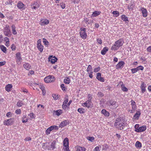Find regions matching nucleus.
<instances>
[{"instance_id":"f257e3e1","label":"nucleus","mask_w":151,"mask_h":151,"mask_svg":"<svg viewBox=\"0 0 151 151\" xmlns=\"http://www.w3.org/2000/svg\"><path fill=\"white\" fill-rule=\"evenodd\" d=\"M125 124L124 121L121 118H118L115 122L114 125L116 128L122 130L124 129Z\"/></svg>"},{"instance_id":"f03ea898","label":"nucleus","mask_w":151,"mask_h":151,"mask_svg":"<svg viewBox=\"0 0 151 151\" xmlns=\"http://www.w3.org/2000/svg\"><path fill=\"white\" fill-rule=\"evenodd\" d=\"M124 43V40L122 39H119L116 41L111 47V50H117L119 47L122 46Z\"/></svg>"},{"instance_id":"7ed1b4c3","label":"nucleus","mask_w":151,"mask_h":151,"mask_svg":"<svg viewBox=\"0 0 151 151\" xmlns=\"http://www.w3.org/2000/svg\"><path fill=\"white\" fill-rule=\"evenodd\" d=\"M106 104L109 106V108L112 109H116L118 106L116 102L113 100H110L107 101Z\"/></svg>"},{"instance_id":"20e7f679","label":"nucleus","mask_w":151,"mask_h":151,"mask_svg":"<svg viewBox=\"0 0 151 151\" xmlns=\"http://www.w3.org/2000/svg\"><path fill=\"white\" fill-rule=\"evenodd\" d=\"M80 35L83 39H85L87 37V33L86 32V29L84 28H81L80 29L79 32Z\"/></svg>"},{"instance_id":"39448f33","label":"nucleus","mask_w":151,"mask_h":151,"mask_svg":"<svg viewBox=\"0 0 151 151\" xmlns=\"http://www.w3.org/2000/svg\"><path fill=\"white\" fill-rule=\"evenodd\" d=\"M55 78L53 76H48L45 78L44 79L45 82L48 83L53 82L55 81Z\"/></svg>"},{"instance_id":"423d86ee","label":"nucleus","mask_w":151,"mask_h":151,"mask_svg":"<svg viewBox=\"0 0 151 151\" xmlns=\"http://www.w3.org/2000/svg\"><path fill=\"white\" fill-rule=\"evenodd\" d=\"M16 59L17 63L19 65L20 64L22 60L21 56V54L20 52H18L16 54Z\"/></svg>"},{"instance_id":"0eeeda50","label":"nucleus","mask_w":151,"mask_h":151,"mask_svg":"<svg viewBox=\"0 0 151 151\" xmlns=\"http://www.w3.org/2000/svg\"><path fill=\"white\" fill-rule=\"evenodd\" d=\"M58 127L56 126H52L48 128L46 131V133L47 135H49L51 131L53 130L58 129Z\"/></svg>"},{"instance_id":"6e6552de","label":"nucleus","mask_w":151,"mask_h":151,"mask_svg":"<svg viewBox=\"0 0 151 151\" xmlns=\"http://www.w3.org/2000/svg\"><path fill=\"white\" fill-rule=\"evenodd\" d=\"M14 121V118H10L5 120L4 122V125L6 126L11 125L13 124Z\"/></svg>"},{"instance_id":"1a4fd4ad","label":"nucleus","mask_w":151,"mask_h":151,"mask_svg":"<svg viewBox=\"0 0 151 151\" xmlns=\"http://www.w3.org/2000/svg\"><path fill=\"white\" fill-rule=\"evenodd\" d=\"M4 35L6 36L9 37L11 35V32L10 29L7 27H6L4 32Z\"/></svg>"},{"instance_id":"9d476101","label":"nucleus","mask_w":151,"mask_h":151,"mask_svg":"<svg viewBox=\"0 0 151 151\" xmlns=\"http://www.w3.org/2000/svg\"><path fill=\"white\" fill-rule=\"evenodd\" d=\"M69 124V121L68 120H65L63 121L59 125V127L62 128Z\"/></svg>"},{"instance_id":"9b49d317","label":"nucleus","mask_w":151,"mask_h":151,"mask_svg":"<svg viewBox=\"0 0 151 151\" xmlns=\"http://www.w3.org/2000/svg\"><path fill=\"white\" fill-rule=\"evenodd\" d=\"M82 106L83 107H86L88 108L91 107V102L90 101H87L85 102L82 104Z\"/></svg>"},{"instance_id":"f8f14e48","label":"nucleus","mask_w":151,"mask_h":151,"mask_svg":"<svg viewBox=\"0 0 151 151\" xmlns=\"http://www.w3.org/2000/svg\"><path fill=\"white\" fill-rule=\"evenodd\" d=\"M40 24L42 26H44L48 24L49 23V21L46 19H43L41 20Z\"/></svg>"},{"instance_id":"ddd939ff","label":"nucleus","mask_w":151,"mask_h":151,"mask_svg":"<svg viewBox=\"0 0 151 151\" xmlns=\"http://www.w3.org/2000/svg\"><path fill=\"white\" fill-rule=\"evenodd\" d=\"M131 105H132V110H131L130 113H133V111H134V110L136 109L137 106L136 105L135 102L133 100H131Z\"/></svg>"},{"instance_id":"4468645a","label":"nucleus","mask_w":151,"mask_h":151,"mask_svg":"<svg viewBox=\"0 0 151 151\" xmlns=\"http://www.w3.org/2000/svg\"><path fill=\"white\" fill-rule=\"evenodd\" d=\"M141 11L142 13V16L144 17H146L147 16V11L146 9L143 7L141 8Z\"/></svg>"},{"instance_id":"2eb2a0df","label":"nucleus","mask_w":151,"mask_h":151,"mask_svg":"<svg viewBox=\"0 0 151 151\" xmlns=\"http://www.w3.org/2000/svg\"><path fill=\"white\" fill-rule=\"evenodd\" d=\"M49 60L52 63L54 64L57 61L58 59L55 56H50L49 58Z\"/></svg>"},{"instance_id":"dca6fc26","label":"nucleus","mask_w":151,"mask_h":151,"mask_svg":"<svg viewBox=\"0 0 151 151\" xmlns=\"http://www.w3.org/2000/svg\"><path fill=\"white\" fill-rule=\"evenodd\" d=\"M121 19L124 21L125 22L126 24H128L129 22L128 18L125 15H122L121 16Z\"/></svg>"},{"instance_id":"f3484780","label":"nucleus","mask_w":151,"mask_h":151,"mask_svg":"<svg viewBox=\"0 0 151 151\" xmlns=\"http://www.w3.org/2000/svg\"><path fill=\"white\" fill-rule=\"evenodd\" d=\"M96 78L99 81L102 82H104V80L103 78L101 77V74L100 73H97V75Z\"/></svg>"},{"instance_id":"a211bd4d","label":"nucleus","mask_w":151,"mask_h":151,"mask_svg":"<svg viewBox=\"0 0 151 151\" xmlns=\"http://www.w3.org/2000/svg\"><path fill=\"white\" fill-rule=\"evenodd\" d=\"M39 6L40 5L38 3L35 1L34 4L31 5V7L32 9H35L38 8Z\"/></svg>"},{"instance_id":"6ab92c4d","label":"nucleus","mask_w":151,"mask_h":151,"mask_svg":"<svg viewBox=\"0 0 151 151\" xmlns=\"http://www.w3.org/2000/svg\"><path fill=\"white\" fill-rule=\"evenodd\" d=\"M146 126L145 125L140 127L138 128V130H138V131H137V132H144L146 130Z\"/></svg>"},{"instance_id":"aec40b11","label":"nucleus","mask_w":151,"mask_h":151,"mask_svg":"<svg viewBox=\"0 0 151 151\" xmlns=\"http://www.w3.org/2000/svg\"><path fill=\"white\" fill-rule=\"evenodd\" d=\"M146 84L144 82H142L140 86V88L141 89L142 92V93H144L146 91Z\"/></svg>"},{"instance_id":"412c9836","label":"nucleus","mask_w":151,"mask_h":151,"mask_svg":"<svg viewBox=\"0 0 151 151\" xmlns=\"http://www.w3.org/2000/svg\"><path fill=\"white\" fill-rule=\"evenodd\" d=\"M124 64L125 63L123 61H121L120 62H119L116 65L117 69L122 68L123 67V66L124 65Z\"/></svg>"},{"instance_id":"4be33fe9","label":"nucleus","mask_w":151,"mask_h":151,"mask_svg":"<svg viewBox=\"0 0 151 151\" xmlns=\"http://www.w3.org/2000/svg\"><path fill=\"white\" fill-rule=\"evenodd\" d=\"M56 145V142L55 141H53L50 144V147L48 149L49 150H53L55 148Z\"/></svg>"},{"instance_id":"5701e85b","label":"nucleus","mask_w":151,"mask_h":151,"mask_svg":"<svg viewBox=\"0 0 151 151\" xmlns=\"http://www.w3.org/2000/svg\"><path fill=\"white\" fill-rule=\"evenodd\" d=\"M63 144L64 147L69 146V140L68 138H66L64 139L63 141Z\"/></svg>"},{"instance_id":"b1692460","label":"nucleus","mask_w":151,"mask_h":151,"mask_svg":"<svg viewBox=\"0 0 151 151\" xmlns=\"http://www.w3.org/2000/svg\"><path fill=\"white\" fill-rule=\"evenodd\" d=\"M141 114V112L140 111H137L134 115L133 119H138L140 115Z\"/></svg>"},{"instance_id":"393cba45","label":"nucleus","mask_w":151,"mask_h":151,"mask_svg":"<svg viewBox=\"0 0 151 151\" xmlns=\"http://www.w3.org/2000/svg\"><path fill=\"white\" fill-rule=\"evenodd\" d=\"M24 6V4L23 3L19 1L17 4V7L19 9H24V8H23Z\"/></svg>"},{"instance_id":"a878e982","label":"nucleus","mask_w":151,"mask_h":151,"mask_svg":"<svg viewBox=\"0 0 151 151\" xmlns=\"http://www.w3.org/2000/svg\"><path fill=\"white\" fill-rule=\"evenodd\" d=\"M108 50V47H104L103 49L102 50L101 52V53L102 55H105L106 52Z\"/></svg>"},{"instance_id":"bb28decb","label":"nucleus","mask_w":151,"mask_h":151,"mask_svg":"<svg viewBox=\"0 0 151 151\" xmlns=\"http://www.w3.org/2000/svg\"><path fill=\"white\" fill-rule=\"evenodd\" d=\"M12 87V84H8L6 86L5 88V90L6 91L9 92Z\"/></svg>"},{"instance_id":"cd10ccee","label":"nucleus","mask_w":151,"mask_h":151,"mask_svg":"<svg viewBox=\"0 0 151 151\" xmlns=\"http://www.w3.org/2000/svg\"><path fill=\"white\" fill-rule=\"evenodd\" d=\"M12 34L14 35H16L17 34V32L16 30V27L14 25L12 24Z\"/></svg>"},{"instance_id":"c85d7f7f","label":"nucleus","mask_w":151,"mask_h":151,"mask_svg":"<svg viewBox=\"0 0 151 151\" xmlns=\"http://www.w3.org/2000/svg\"><path fill=\"white\" fill-rule=\"evenodd\" d=\"M101 112L102 114L105 116H108L109 114V112L107 111L105 109H102L101 111Z\"/></svg>"},{"instance_id":"c756f323","label":"nucleus","mask_w":151,"mask_h":151,"mask_svg":"<svg viewBox=\"0 0 151 151\" xmlns=\"http://www.w3.org/2000/svg\"><path fill=\"white\" fill-rule=\"evenodd\" d=\"M101 13V12L99 11H95L93 12L92 16L93 17H96L99 15Z\"/></svg>"},{"instance_id":"7c9ffc66","label":"nucleus","mask_w":151,"mask_h":151,"mask_svg":"<svg viewBox=\"0 0 151 151\" xmlns=\"http://www.w3.org/2000/svg\"><path fill=\"white\" fill-rule=\"evenodd\" d=\"M122 83L121 85V88H122V90L124 92L127 91H128V89L123 84V82H120V83Z\"/></svg>"},{"instance_id":"2f4dec72","label":"nucleus","mask_w":151,"mask_h":151,"mask_svg":"<svg viewBox=\"0 0 151 151\" xmlns=\"http://www.w3.org/2000/svg\"><path fill=\"white\" fill-rule=\"evenodd\" d=\"M135 146L136 148H140L142 147L141 143L139 141H137L135 144Z\"/></svg>"},{"instance_id":"473e14b6","label":"nucleus","mask_w":151,"mask_h":151,"mask_svg":"<svg viewBox=\"0 0 151 151\" xmlns=\"http://www.w3.org/2000/svg\"><path fill=\"white\" fill-rule=\"evenodd\" d=\"M62 113V111L61 110H58L54 111V114L55 115L59 116Z\"/></svg>"},{"instance_id":"72a5a7b5","label":"nucleus","mask_w":151,"mask_h":151,"mask_svg":"<svg viewBox=\"0 0 151 151\" xmlns=\"http://www.w3.org/2000/svg\"><path fill=\"white\" fill-rule=\"evenodd\" d=\"M28 121V119L27 118L26 115H23L22 119V122L23 123H25L27 122Z\"/></svg>"},{"instance_id":"f704fd0d","label":"nucleus","mask_w":151,"mask_h":151,"mask_svg":"<svg viewBox=\"0 0 151 151\" xmlns=\"http://www.w3.org/2000/svg\"><path fill=\"white\" fill-rule=\"evenodd\" d=\"M37 48L38 50L41 52H42L43 50V46L41 44L37 45Z\"/></svg>"},{"instance_id":"c9c22d12","label":"nucleus","mask_w":151,"mask_h":151,"mask_svg":"<svg viewBox=\"0 0 151 151\" xmlns=\"http://www.w3.org/2000/svg\"><path fill=\"white\" fill-rule=\"evenodd\" d=\"M23 67L27 70H28L31 66L29 63H25L23 65Z\"/></svg>"},{"instance_id":"e433bc0d","label":"nucleus","mask_w":151,"mask_h":151,"mask_svg":"<svg viewBox=\"0 0 151 151\" xmlns=\"http://www.w3.org/2000/svg\"><path fill=\"white\" fill-rule=\"evenodd\" d=\"M86 148L83 147L78 146L77 148V151H85Z\"/></svg>"},{"instance_id":"4c0bfd02","label":"nucleus","mask_w":151,"mask_h":151,"mask_svg":"<svg viewBox=\"0 0 151 151\" xmlns=\"http://www.w3.org/2000/svg\"><path fill=\"white\" fill-rule=\"evenodd\" d=\"M17 106L18 107H21L24 105V103L22 101L19 100L17 103Z\"/></svg>"},{"instance_id":"58836bf2","label":"nucleus","mask_w":151,"mask_h":151,"mask_svg":"<svg viewBox=\"0 0 151 151\" xmlns=\"http://www.w3.org/2000/svg\"><path fill=\"white\" fill-rule=\"evenodd\" d=\"M0 48L1 50L4 53H6V48L3 45H1L0 46Z\"/></svg>"},{"instance_id":"ea45409f","label":"nucleus","mask_w":151,"mask_h":151,"mask_svg":"<svg viewBox=\"0 0 151 151\" xmlns=\"http://www.w3.org/2000/svg\"><path fill=\"white\" fill-rule=\"evenodd\" d=\"M70 79L68 77L66 78L64 80V82L65 84H68L70 83Z\"/></svg>"},{"instance_id":"a19ab883","label":"nucleus","mask_w":151,"mask_h":151,"mask_svg":"<svg viewBox=\"0 0 151 151\" xmlns=\"http://www.w3.org/2000/svg\"><path fill=\"white\" fill-rule=\"evenodd\" d=\"M78 112L80 113L81 114H83L85 113V111H84V109L82 108H79L77 110Z\"/></svg>"},{"instance_id":"79ce46f5","label":"nucleus","mask_w":151,"mask_h":151,"mask_svg":"<svg viewBox=\"0 0 151 151\" xmlns=\"http://www.w3.org/2000/svg\"><path fill=\"white\" fill-rule=\"evenodd\" d=\"M112 14L115 15L116 17H117L119 15V12L117 11H114L112 12Z\"/></svg>"},{"instance_id":"37998d69","label":"nucleus","mask_w":151,"mask_h":151,"mask_svg":"<svg viewBox=\"0 0 151 151\" xmlns=\"http://www.w3.org/2000/svg\"><path fill=\"white\" fill-rule=\"evenodd\" d=\"M86 71L88 72L92 71V67L91 65H89L87 68Z\"/></svg>"},{"instance_id":"c03bdc74","label":"nucleus","mask_w":151,"mask_h":151,"mask_svg":"<svg viewBox=\"0 0 151 151\" xmlns=\"http://www.w3.org/2000/svg\"><path fill=\"white\" fill-rule=\"evenodd\" d=\"M43 40H44L43 41V43L47 47L49 45V43L48 42L45 38H43Z\"/></svg>"},{"instance_id":"a18cd8bd","label":"nucleus","mask_w":151,"mask_h":151,"mask_svg":"<svg viewBox=\"0 0 151 151\" xmlns=\"http://www.w3.org/2000/svg\"><path fill=\"white\" fill-rule=\"evenodd\" d=\"M100 69L101 68L99 66L97 68H94L93 72L95 73H96L99 71L100 70Z\"/></svg>"},{"instance_id":"49530a36","label":"nucleus","mask_w":151,"mask_h":151,"mask_svg":"<svg viewBox=\"0 0 151 151\" xmlns=\"http://www.w3.org/2000/svg\"><path fill=\"white\" fill-rule=\"evenodd\" d=\"M28 116L30 117V119L32 120L34 119L35 117L34 116V114L33 113H31L28 114Z\"/></svg>"},{"instance_id":"de8ad7c7","label":"nucleus","mask_w":151,"mask_h":151,"mask_svg":"<svg viewBox=\"0 0 151 151\" xmlns=\"http://www.w3.org/2000/svg\"><path fill=\"white\" fill-rule=\"evenodd\" d=\"M87 139L91 142H92L94 139V138L93 137H88Z\"/></svg>"},{"instance_id":"09e8293b","label":"nucleus","mask_w":151,"mask_h":151,"mask_svg":"<svg viewBox=\"0 0 151 151\" xmlns=\"http://www.w3.org/2000/svg\"><path fill=\"white\" fill-rule=\"evenodd\" d=\"M139 128V125L138 124H136L134 126L135 131L136 132H137V131H138L137 129L138 130V128Z\"/></svg>"},{"instance_id":"8fccbe9b","label":"nucleus","mask_w":151,"mask_h":151,"mask_svg":"<svg viewBox=\"0 0 151 151\" xmlns=\"http://www.w3.org/2000/svg\"><path fill=\"white\" fill-rule=\"evenodd\" d=\"M62 108L64 110H65L67 107H68V105L66 104H64V103H63V105H62Z\"/></svg>"},{"instance_id":"3c124183","label":"nucleus","mask_w":151,"mask_h":151,"mask_svg":"<svg viewBox=\"0 0 151 151\" xmlns=\"http://www.w3.org/2000/svg\"><path fill=\"white\" fill-rule=\"evenodd\" d=\"M88 101H91L92 99V95L91 94H88Z\"/></svg>"},{"instance_id":"603ef678","label":"nucleus","mask_w":151,"mask_h":151,"mask_svg":"<svg viewBox=\"0 0 151 151\" xmlns=\"http://www.w3.org/2000/svg\"><path fill=\"white\" fill-rule=\"evenodd\" d=\"M61 88L62 90L63 91H65L66 90V88L64 84H62L61 85Z\"/></svg>"},{"instance_id":"864d4df0","label":"nucleus","mask_w":151,"mask_h":151,"mask_svg":"<svg viewBox=\"0 0 151 151\" xmlns=\"http://www.w3.org/2000/svg\"><path fill=\"white\" fill-rule=\"evenodd\" d=\"M52 96L53 98V99L55 100H57L58 99V95H57L56 94H52Z\"/></svg>"},{"instance_id":"5fc2aeb1","label":"nucleus","mask_w":151,"mask_h":151,"mask_svg":"<svg viewBox=\"0 0 151 151\" xmlns=\"http://www.w3.org/2000/svg\"><path fill=\"white\" fill-rule=\"evenodd\" d=\"M40 88L41 89L42 91L43 94L44 95L45 94V93H44V91L45 90V89L44 86H40Z\"/></svg>"},{"instance_id":"6e6d98bb","label":"nucleus","mask_w":151,"mask_h":151,"mask_svg":"<svg viewBox=\"0 0 151 151\" xmlns=\"http://www.w3.org/2000/svg\"><path fill=\"white\" fill-rule=\"evenodd\" d=\"M12 1L9 0V1H6L5 4L6 5H12Z\"/></svg>"},{"instance_id":"4d7b16f0","label":"nucleus","mask_w":151,"mask_h":151,"mask_svg":"<svg viewBox=\"0 0 151 151\" xmlns=\"http://www.w3.org/2000/svg\"><path fill=\"white\" fill-rule=\"evenodd\" d=\"M97 41L99 44H101L102 43V40L98 38L97 39Z\"/></svg>"},{"instance_id":"13d9d810","label":"nucleus","mask_w":151,"mask_h":151,"mask_svg":"<svg viewBox=\"0 0 151 151\" xmlns=\"http://www.w3.org/2000/svg\"><path fill=\"white\" fill-rule=\"evenodd\" d=\"M64 150L65 151H70L69 148V146H66L64 147Z\"/></svg>"},{"instance_id":"bf43d9fd","label":"nucleus","mask_w":151,"mask_h":151,"mask_svg":"<svg viewBox=\"0 0 151 151\" xmlns=\"http://www.w3.org/2000/svg\"><path fill=\"white\" fill-rule=\"evenodd\" d=\"M15 113L17 114H20L21 113V110L20 109H18L15 111Z\"/></svg>"},{"instance_id":"052dcab7","label":"nucleus","mask_w":151,"mask_h":151,"mask_svg":"<svg viewBox=\"0 0 151 151\" xmlns=\"http://www.w3.org/2000/svg\"><path fill=\"white\" fill-rule=\"evenodd\" d=\"M100 150L98 146L96 147L93 149V151H100Z\"/></svg>"},{"instance_id":"680f3d73","label":"nucleus","mask_w":151,"mask_h":151,"mask_svg":"<svg viewBox=\"0 0 151 151\" xmlns=\"http://www.w3.org/2000/svg\"><path fill=\"white\" fill-rule=\"evenodd\" d=\"M131 72L132 73L134 74L137 72L135 68H132L131 69Z\"/></svg>"},{"instance_id":"e2e57ef3","label":"nucleus","mask_w":151,"mask_h":151,"mask_svg":"<svg viewBox=\"0 0 151 151\" xmlns=\"http://www.w3.org/2000/svg\"><path fill=\"white\" fill-rule=\"evenodd\" d=\"M11 48L12 50H15V46L14 44L12 45Z\"/></svg>"},{"instance_id":"0e129e2a","label":"nucleus","mask_w":151,"mask_h":151,"mask_svg":"<svg viewBox=\"0 0 151 151\" xmlns=\"http://www.w3.org/2000/svg\"><path fill=\"white\" fill-rule=\"evenodd\" d=\"M147 51L151 53V46H149L147 48Z\"/></svg>"},{"instance_id":"69168bd1","label":"nucleus","mask_w":151,"mask_h":151,"mask_svg":"<svg viewBox=\"0 0 151 151\" xmlns=\"http://www.w3.org/2000/svg\"><path fill=\"white\" fill-rule=\"evenodd\" d=\"M6 64L5 61L0 62V66H2Z\"/></svg>"},{"instance_id":"338daca9","label":"nucleus","mask_w":151,"mask_h":151,"mask_svg":"<svg viewBox=\"0 0 151 151\" xmlns=\"http://www.w3.org/2000/svg\"><path fill=\"white\" fill-rule=\"evenodd\" d=\"M60 6H61V8L63 9H64V8H65V4H64L63 3H61L60 4Z\"/></svg>"},{"instance_id":"774afa93","label":"nucleus","mask_w":151,"mask_h":151,"mask_svg":"<svg viewBox=\"0 0 151 151\" xmlns=\"http://www.w3.org/2000/svg\"><path fill=\"white\" fill-rule=\"evenodd\" d=\"M97 95H98V96H100L101 97L103 96V95L102 93L100 92H98V93Z\"/></svg>"}]
</instances>
